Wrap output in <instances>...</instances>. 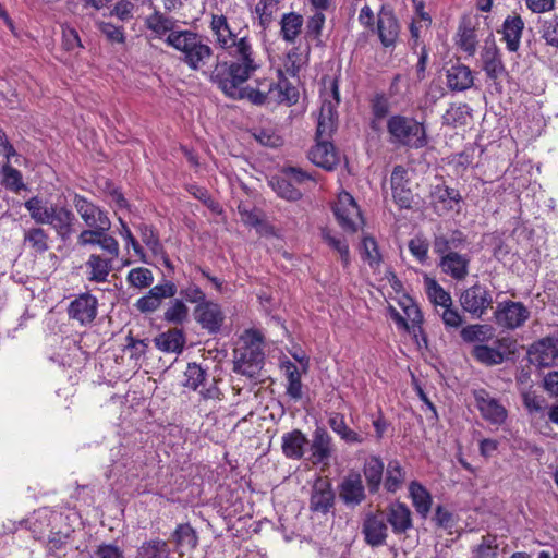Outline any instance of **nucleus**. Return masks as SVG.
Wrapping results in <instances>:
<instances>
[{"label": "nucleus", "instance_id": "2", "mask_svg": "<svg viewBox=\"0 0 558 558\" xmlns=\"http://www.w3.org/2000/svg\"><path fill=\"white\" fill-rule=\"evenodd\" d=\"M165 43L180 52V61L191 71L206 73L214 58V49L208 38L196 31L183 29L169 34Z\"/></svg>", "mask_w": 558, "mask_h": 558}, {"label": "nucleus", "instance_id": "7", "mask_svg": "<svg viewBox=\"0 0 558 558\" xmlns=\"http://www.w3.org/2000/svg\"><path fill=\"white\" fill-rule=\"evenodd\" d=\"M400 305L403 314L392 306L389 307L391 319L396 323L398 328L404 329L412 335L417 349H427L428 340L422 327L424 319L418 305L410 296H405L400 302Z\"/></svg>", "mask_w": 558, "mask_h": 558}, {"label": "nucleus", "instance_id": "4", "mask_svg": "<svg viewBox=\"0 0 558 558\" xmlns=\"http://www.w3.org/2000/svg\"><path fill=\"white\" fill-rule=\"evenodd\" d=\"M75 221L74 214L63 206L41 207L37 204V251H47L52 243L48 231L53 230L54 236L65 241L72 233Z\"/></svg>", "mask_w": 558, "mask_h": 558}, {"label": "nucleus", "instance_id": "51", "mask_svg": "<svg viewBox=\"0 0 558 558\" xmlns=\"http://www.w3.org/2000/svg\"><path fill=\"white\" fill-rule=\"evenodd\" d=\"M322 238L329 247L339 253L343 265L347 267L350 263V251L347 241L340 236L332 235L328 229L322 230Z\"/></svg>", "mask_w": 558, "mask_h": 558}, {"label": "nucleus", "instance_id": "22", "mask_svg": "<svg viewBox=\"0 0 558 558\" xmlns=\"http://www.w3.org/2000/svg\"><path fill=\"white\" fill-rule=\"evenodd\" d=\"M238 352L234 351V353ZM264 351H240L239 355H234L233 371L250 378H256L264 366Z\"/></svg>", "mask_w": 558, "mask_h": 558}, {"label": "nucleus", "instance_id": "43", "mask_svg": "<svg viewBox=\"0 0 558 558\" xmlns=\"http://www.w3.org/2000/svg\"><path fill=\"white\" fill-rule=\"evenodd\" d=\"M279 10V0H258L253 10L258 26L266 31L275 21V14Z\"/></svg>", "mask_w": 558, "mask_h": 558}, {"label": "nucleus", "instance_id": "5", "mask_svg": "<svg viewBox=\"0 0 558 558\" xmlns=\"http://www.w3.org/2000/svg\"><path fill=\"white\" fill-rule=\"evenodd\" d=\"M389 142L408 149H421L428 145V135L424 122L413 117L392 114L387 120Z\"/></svg>", "mask_w": 558, "mask_h": 558}, {"label": "nucleus", "instance_id": "52", "mask_svg": "<svg viewBox=\"0 0 558 558\" xmlns=\"http://www.w3.org/2000/svg\"><path fill=\"white\" fill-rule=\"evenodd\" d=\"M498 544L497 536L486 534L482 536L481 543L473 549V558H497Z\"/></svg>", "mask_w": 558, "mask_h": 558}, {"label": "nucleus", "instance_id": "41", "mask_svg": "<svg viewBox=\"0 0 558 558\" xmlns=\"http://www.w3.org/2000/svg\"><path fill=\"white\" fill-rule=\"evenodd\" d=\"M299 96L300 94L298 88L283 76L281 71H279V78L276 82L272 104H286L287 106H293L298 102Z\"/></svg>", "mask_w": 558, "mask_h": 558}, {"label": "nucleus", "instance_id": "13", "mask_svg": "<svg viewBox=\"0 0 558 558\" xmlns=\"http://www.w3.org/2000/svg\"><path fill=\"white\" fill-rule=\"evenodd\" d=\"M460 304L465 312L481 318L492 307L493 296L485 286L477 282L461 293Z\"/></svg>", "mask_w": 558, "mask_h": 558}, {"label": "nucleus", "instance_id": "59", "mask_svg": "<svg viewBox=\"0 0 558 558\" xmlns=\"http://www.w3.org/2000/svg\"><path fill=\"white\" fill-rule=\"evenodd\" d=\"M2 184L14 192L23 187L22 175L19 170L13 168L9 162L2 166Z\"/></svg>", "mask_w": 558, "mask_h": 558}, {"label": "nucleus", "instance_id": "16", "mask_svg": "<svg viewBox=\"0 0 558 558\" xmlns=\"http://www.w3.org/2000/svg\"><path fill=\"white\" fill-rule=\"evenodd\" d=\"M338 496L344 506L354 509L366 500V490L359 472H350L338 485Z\"/></svg>", "mask_w": 558, "mask_h": 558}, {"label": "nucleus", "instance_id": "26", "mask_svg": "<svg viewBox=\"0 0 558 558\" xmlns=\"http://www.w3.org/2000/svg\"><path fill=\"white\" fill-rule=\"evenodd\" d=\"M387 522L391 525L395 534H404L412 527L411 510L403 502H391L387 507Z\"/></svg>", "mask_w": 558, "mask_h": 558}, {"label": "nucleus", "instance_id": "3", "mask_svg": "<svg viewBox=\"0 0 558 558\" xmlns=\"http://www.w3.org/2000/svg\"><path fill=\"white\" fill-rule=\"evenodd\" d=\"M209 28L215 37L216 45L225 50L230 60H217L213 70H216L220 64H235L243 61V69L251 66V56L255 52L253 44L247 35L239 37L228 22L223 14H211Z\"/></svg>", "mask_w": 558, "mask_h": 558}, {"label": "nucleus", "instance_id": "48", "mask_svg": "<svg viewBox=\"0 0 558 558\" xmlns=\"http://www.w3.org/2000/svg\"><path fill=\"white\" fill-rule=\"evenodd\" d=\"M404 475V470L398 460L389 461L384 481L386 490L389 493H396L403 484Z\"/></svg>", "mask_w": 558, "mask_h": 558}, {"label": "nucleus", "instance_id": "1", "mask_svg": "<svg viewBox=\"0 0 558 558\" xmlns=\"http://www.w3.org/2000/svg\"><path fill=\"white\" fill-rule=\"evenodd\" d=\"M252 63L243 69V61L235 64H220L210 71V81L229 98L248 100L253 105L272 104L276 82L272 78H256L246 84L260 68L256 52L251 56Z\"/></svg>", "mask_w": 558, "mask_h": 558}, {"label": "nucleus", "instance_id": "8", "mask_svg": "<svg viewBox=\"0 0 558 558\" xmlns=\"http://www.w3.org/2000/svg\"><path fill=\"white\" fill-rule=\"evenodd\" d=\"M372 32L377 34L385 49L393 50L396 48L400 37L401 25L392 9L385 4L380 7Z\"/></svg>", "mask_w": 558, "mask_h": 558}, {"label": "nucleus", "instance_id": "25", "mask_svg": "<svg viewBox=\"0 0 558 558\" xmlns=\"http://www.w3.org/2000/svg\"><path fill=\"white\" fill-rule=\"evenodd\" d=\"M466 235L461 230H453L450 233L434 234L433 251L439 256V259L456 250L462 248L466 244Z\"/></svg>", "mask_w": 558, "mask_h": 558}, {"label": "nucleus", "instance_id": "47", "mask_svg": "<svg viewBox=\"0 0 558 558\" xmlns=\"http://www.w3.org/2000/svg\"><path fill=\"white\" fill-rule=\"evenodd\" d=\"M136 229L143 243L155 256L163 253V245L159 239V233L153 225L142 222L136 227Z\"/></svg>", "mask_w": 558, "mask_h": 558}, {"label": "nucleus", "instance_id": "28", "mask_svg": "<svg viewBox=\"0 0 558 558\" xmlns=\"http://www.w3.org/2000/svg\"><path fill=\"white\" fill-rule=\"evenodd\" d=\"M524 22L520 15H508L502 24V40L510 52L518 51Z\"/></svg>", "mask_w": 558, "mask_h": 558}, {"label": "nucleus", "instance_id": "34", "mask_svg": "<svg viewBox=\"0 0 558 558\" xmlns=\"http://www.w3.org/2000/svg\"><path fill=\"white\" fill-rule=\"evenodd\" d=\"M177 550H194L198 546V535L190 523L178 524L170 536Z\"/></svg>", "mask_w": 558, "mask_h": 558}, {"label": "nucleus", "instance_id": "15", "mask_svg": "<svg viewBox=\"0 0 558 558\" xmlns=\"http://www.w3.org/2000/svg\"><path fill=\"white\" fill-rule=\"evenodd\" d=\"M110 228L111 222L108 226L105 225L104 230L100 227L96 230H83L77 238V243L81 246L97 245L105 252V256L116 259L119 256L120 247L119 242L108 233Z\"/></svg>", "mask_w": 558, "mask_h": 558}, {"label": "nucleus", "instance_id": "21", "mask_svg": "<svg viewBox=\"0 0 558 558\" xmlns=\"http://www.w3.org/2000/svg\"><path fill=\"white\" fill-rule=\"evenodd\" d=\"M308 158L314 165L328 171L339 163V154L329 140H316V144L308 151Z\"/></svg>", "mask_w": 558, "mask_h": 558}, {"label": "nucleus", "instance_id": "9", "mask_svg": "<svg viewBox=\"0 0 558 558\" xmlns=\"http://www.w3.org/2000/svg\"><path fill=\"white\" fill-rule=\"evenodd\" d=\"M495 323L507 330L522 327L530 318L529 308L520 301L499 302L494 312Z\"/></svg>", "mask_w": 558, "mask_h": 558}, {"label": "nucleus", "instance_id": "44", "mask_svg": "<svg viewBox=\"0 0 558 558\" xmlns=\"http://www.w3.org/2000/svg\"><path fill=\"white\" fill-rule=\"evenodd\" d=\"M326 16L324 12L315 11L307 17L305 23V39L313 43L316 47L324 46L323 29L325 27Z\"/></svg>", "mask_w": 558, "mask_h": 558}, {"label": "nucleus", "instance_id": "38", "mask_svg": "<svg viewBox=\"0 0 558 558\" xmlns=\"http://www.w3.org/2000/svg\"><path fill=\"white\" fill-rule=\"evenodd\" d=\"M280 368L284 371L288 380L287 395L293 400H300L302 398L301 369L288 359L280 361Z\"/></svg>", "mask_w": 558, "mask_h": 558}, {"label": "nucleus", "instance_id": "37", "mask_svg": "<svg viewBox=\"0 0 558 558\" xmlns=\"http://www.w3.org/2000/svg\"><path fill=\"white\" fill-rule=\"evenodd\" d=\"M312 456L317 463L325 462L331 457V437L324 427H316L311 445Z\"/></svg>", "mask_w": 558, "mask_h": 558}, {"label": "nucleus", "instance_id": "19", "mask_svg": "<svg viewBox=\"0 0 558 558\" xmlns=\"http://www.w3.org/2000/svg\"><path fill=\"white\" fill-rule=\"evenodd\" d=\"M98 300L90 293H82L70 302L68 307L69 317L77 320L81 325L90 324L97 315Z\"/></svg>", "mask_w": 558, "mask_h": 558}, {"label": "nucleus", "instance_id": "57", "mask_svg": "<svg viewBox=\"0 0 558 558\" xmlns=\"http://www.w3.org/2000/svg\"><path fill=\"white\" fill-rule=\"evenodd\" d=\"M184 386L193 390H197L201 386H205L207 381L206 372L197 364L190 363L185 371Z\"/></svg>", "mask_w": 558, "mask_h": 558}, {"label": "nucleus", "instance_id": "45", "mask_svg": "<svg viewBox=\"0 0 558 558\" xmlns=\"http://www.w3.org/2000/svg\"><path fill=\"white\" fill-rule=\"evenodd\" d=\"M409 492L416 512L426 518L432 506L429 492L416 481L410 483Z\"/></svg>", "mask_w": 558, "mask_h": 558}, {"label": "nucleus", "instance_id": "23", "mask_svg": "<svg viewBox=\"0 0 558 558\" xmlns=\"http://www.w3.org/2000/svg\"><path fill=\"white\" fill-rule=\"evenodd\" d=\"M470 257L466 254H460L457 251L444 255L438 263L441 271L457 281L466 278L470 267Z\"/></svg>", "mask_w": 558, "mask_h": 558}, {"label": "nucleus", "instance_id": "24", "mask_svg": "<svg viewBox=\"0 0 558 558\" xmlns=\"http://www.w3.org/2000/svg\"><path fill=\"white\" fill-rule=\"evenodd\" d=\"M429 197L435 208L440 206L441 209L447 211L460 210L462 196L459 190L457 189L450 187L445 184H437L432 187Z\"/></svg>", "mask_w": 558, "mask_h": 558}, {"label": "nucleus", "instance_id": "62", "mask_svg": "<svg viewBox=\"0 0 558 558\" xmlns=\"http://www.w3.org/2000/svg\"><path fill=\"white\" fill-rule=\"evenodd\" d=\"M522 402L530 413H539L546 409L545 399L536 395L535 391L527 390L522 392Z\"/></svg>", "mask_w": 558, "mask_h": 558}, {"label": "nucleus", "instance_id": "42", "mask_svg": "<svg viewBox=\"0 0 558 558\" xmlns=\"http://www.w3.org/2000/svg\"><path fill=\"white\" fill-rule=\"evenodd\" d=\"M269 184L279 197L289 202H296L303 196L301 190L283 173L282 175L272 177Z\"/></svg>", "mask_w": 558, "mask_h": 558}, {"label": "nucleus", "instance_id": "30", "mask_svg": "<svg viewBox=\"0 0 558 558\" xmlns=\"http://www.w3.org/2000/svg\"><path fill=\"white\" fill-rule=\"evenodd\" d=\"M308 439L300 429H293L282 436L281 449L288 459L300 460L304 456V448Z\"/></svg>", "mask_w": 558, "mask_h": 558}, {"label": "nucleus", "instance_id": "58", "mask_svg": "<svg viewBox=\"0 0 558 558\" xmlns=\"http://www.w3.org/2000/svg\"><path fill=\"white\" fill-rule=\"evenodd\" d=\"M187 316L189 308L183 300L179 299H175L171 306H169L163 314L165 320L173 324L184 323L187 319Z\"/></svg>", "mask_w": 558, "mask_h": 558}, {"label": "nucleus", "instance_id": "20", "mask_svg": "<svg viewBox=\"0 0 558 558\" xmlns=\"http://www.w3.org/2000/svg\"><path fill=\"white\" fill-rule=\"evenodd\" d=\"M362 533L367 545L372 547L385 545L388 536V526L383 513H367L363 520Z\"/></svg>", "mask_w": 558, "mask_h": 558}, {"label": "nucleus", "instance_id": "10", "mask_svg": "<svg viewBox=\"0 0 558 558\" xmlns=\"http://www.w3.org/2000/svg\"><path fill=\"white\" fill-rule=\"evenodd\" d=\"M332 210L339 226L347 232H356L359 226L363 222L360 208L353 196L348 192H341L338 195Z\"/></svg>", "mask_w": 558, "mask_h": 558}, {"label": "nucleus", "instance_id": "40", "mask_svg": "<svg viewBox=\"0 0 558 558\" xmlns=\"http://www.w3.org/2000/svg\"><path fill=\"white\" fill-rule=\"evenodd\" d=\"M424 284L427 298L435 306L437 313H440L441 307L452 305L450 293L447 292L436 279L426 277Z\"/></svg>", "mask_w": 558, "mask_h": 558}, {"label": "nucleus", "instance_id": "11", "mask_svg": "<svg viewBox=\"0 0 558 558\" xmlns=\"http://www.w3.org/2000/svg\"><path fill=\"white\" fill-rule=\"evenodd\" d=\"M331 96L333 101L331 100H323L318 117L317 130H316V140H329L332 136V133L337 129V120L338 112L337 106L340 102V93L338 82L333 81L331 83Z\"/></svg>", "mask_w": 558, "mask_h": 558}, {"label": "nucleus", "instance_id": "36", "mask_svg": "<svg viewBox=\"0 0 558 558\" xmlns=\"http://www.w3.org/2000/svg\"><path fill=\"white\" fill-rule=\"evenodd\" d=\"M483 66L489 80H497L505 71L500 52L495 45L486 46L481 54Z\"/></svg>", "mask_w": 558, "mask_h": 558}, {"label": "nucleus", "instance_id": "29", "mask_svg": "<svg viewBox=\"0 0 558 558\" xmlns=\"http://www.w3.org/2000/svg\"><path fill=\"white\" fill-rule=\"evenodd\" d=\"M474 77L468 65L458 63L447 70V85L453 92H463L472 87Z\"/></svg>", "mask_w": 558, "mask_h": 558}, {"label": "nucleus", "instance_id": "31", "mask_svg": "<svg viewBox=\"0 0 558 558\" xmlns=\"http://www.w3.org/2000/svg\"><path fill=\"white\" fill-rule=\"evenodd\" d=\"M384 470V462L379 457L371 456L368 459H366L363 465V475L365 477L369 494L374 495L379 492L380 485L383 483Z\"/></svg>", "mask_w": 558, "mask_h": 558}, {"label": "nucleus", "instance_id": "63", "mask_svg": "<svg viewBox=\"0 0 558 558\" xmlns=\"http://www.w3.org/2000/svg\"><path fill=\"white\" fill-rule=\"evenodd\" d=\"M135 4L131 0H119L113 5L110 14L122 22H129L134 17Z\"/></svg>", "mask_w": 558, "mask_h": 558}, {"label": "nucleus", "instance_id": "60", "mask_svg": "<svg viewBox=\"0 0 558 558\" xmlns=\"http://www.w3.org/2000/svg\"><path fill=\"white\" fill-rule=\"evenodd\" d=\"M363 258L368 262L371 267L378 266L381 262V255L377 242L372 236H364L362 241Z\"/></svg>", "mask_w": 558, "mask_h": 558}, {"label": "nucleus", "instance_id": "54", "mask_svg": "<svg viewBox=\"0 0 558 558\" xmlns=\"http://www.w3.org/2000/svg\"><path fill=\"white\" fill-rule=\"evenodd\" d=\"M474 357L487 366L502 363L505 360L512 359L515 351H471Z\"/></svg>", "mask_w": 558, "mask_h": 558}, {"label": "nucleus", "instance_id": "32", "mask_svg": "<svg viewBox=\"0 0 558 558\" xmlns=\"http://www.w3.org/2000/svg\"><path fill=\"white\" fill-rule=\"evenodd\" d=\"M404 169L401 166L395 167L391 174V190L395 203L404 209L412 207L413 194L410 187H405L402 183V174Z\"/></svg>", "mask_w": 558, "mask_h": 558}, {"label": "nucleus", "instance_id": "33", "mask_svg": "<svg viewBox=\"0 0 558 558\" xmlns=\"http://www.w3.org/2000/svg\"><path fill=\"white\" fill-rule=\"evenodd\" d=\"M461 338L468 343H476L474 349H490L485 342L494 337V328L489 325H468L460 332Z\"/></svg>", "mask_w": 558, "mask_h": 558}, {"label": "nucleus", "instance_id": "64", "mask_svg": "<svg viewBox=\"0 0 558 558\" xmlns=\"http://www.w3.org/2000/svg\"><path fill=\"white\" fill-rule=\"evenodd\" d=\"M542 38L547 45L558 48V16L544 22Z\"/></svg>", "mask_w": 558, "mask_h": 558}, {"label": "nucleus", "instance_id": "53", "mask_svg": "<svg viewBox=\"0 0 558 558\" xmlns=\"http://www.w3.org/2000/svg\"><path fill=\"white\" fill-rule=\"evenodd\" d=\"M126 281L131 287L134 288H149L154 282V275L148 268L136 267L129 271Z\"/></svg>", "mask_w": 558, "mask_h": 558}, {"label": "nucleus", "instance_id": "14", "mask_svg": "<svg viewBox=\"0 0 558 558\" xmlns=\"http://www.w3.org/2000/svg\"><path fill=\"white\" fill-rule=\"evenodd\" d=\"M472 393L476 408L486 422L497 426L506 423L508 411L498 399L490 397L489 392L484 388L474 389Z\"/></svg>", "mask_w": 558, "mask_h": 558}, {"label": "nucleus", "instance_id": "18", "mask_svg": "<svg viewBox=\"0 0 558 558\" xmlns=\"http://www.w3.org/2000/svg\"><path fill=\"white\" fill-rule=\"evenodd\" d=\"M194 317L202 329L206 330L209 335L220 332L226 319L221 306L213 301L196 305L194 308Z\"/></svg>", "mask_w": 558, "mask_h": 558}, {"label": "nucleus", "instance_id": "56", "mask_svg": "<svg viewBox=\"0 0 558 558\" xmlns=\"http://www.w3.org/2000/svg\"><path fill=\"white\" fill-rule=\"evenodd\" d=\"M408 248H409L411 255L421 265L427 264L429 243L424 236L416 235V236L412 238L408 243Z\"/></svg>", "mask_w": 558, "mask_h": 558}, {"label": "nucleus", "instance_id": "35", "mask_svg": "<svg viewBox=\"0 0 558 558\" xmlns=\"http://www.w3.org/2000/svg\"><path fill=\"white\" fill-rule=\"evenodd\" d=\"M303 16L298 12L283 13L280 20V36L289 44H294L302 32Z\"/></svg>", "mask_w": 558, "mask_h": 558}, {"label": "nucleus", "instance_id": "46", "mask_svg": "<svg viewBox=\"0 0 558 558\" xmlns=\"http://www.w3.org/2000/svg\"><path fill=\"white\" fill-rule=\"evenodd\" d=\"M136 558H170V548L166 541L150 539L138 547Z\"/></svg>", "mask_w": 558, "mask_h": 558}, {"label": "nucleus", "instance_id": "12", "mask_svg": "<svg viewBox=\"0 0 558 558\" xmlns=\"http://www.w3.org/2000/svg\"><path fill=\"white\" fill-rule=\"evenodd\" d=\"M336 504V492L327 476H318L311 489L308 508L314 513L327 514Z\"/></svg>", "mask_w": 558, "mask_h": 558}, {"label": "nucleus", "instance_id": "61", "mask_svg": "<svg viewBox=\"0 0 558 558\" xmlns=\"http://www.w3.org/2000/svg\"><path fill=\"white\" fill-rule=\"evenodd\" d=\"M371 111L375 120H381L389 113L390 105L387 96L384 93L375 94L371 101Z\"/></svg>", "mask_w": 558, "mask_h": 558}, {"label": "nucleus", "instance_id": "17", "mask_svg": "<svg viewBox=\"0 0 558 558\" xmlns=\"http://www.w3.org/2000/svg\"><path fill=\"white\" fill-rule=\"evenodd\" d=\"M73 205L86 225V230H96L100 227L104 230L105 225L111 222L108 213L101 209L98 205L94 204L85 196L75 194L73 197Z\"/></svg>", "mask_w": 558, "mask_h": 558}, {"label": "nucleus", "instance_id": "27", "mask_svg": "<svg viewBox=\"0 0 558 558\" xmlns=\"http://www.w3.org/2000/svg\"><path fill=\"white\" fill-rule=\"evenodd\" d=\"M177 21L167 16L165 13L155 10L145 20V25L153 34V38L162 39L165 41L169 34L180 32L181 29L175 27Z\"/></svg>", "mask_w": 558, "mask_h": 558}, {"label": "nucleus", "instance_id": "6", "mask_svg": "<svg viewBox=\"0 0 558 558\" xmlns=\"http://www.w3.org/2000/svg\"><path fill=\"white\" fill-rule=\"evenodd\" d=\"M487 20L477 13H466L460 19L454 43L469 57L475 54L481 37L493 35Z\"/></svg>", "mask_w": 558, "mask_h": 558}, {"label": "nucleus", "instance_id": "50", "mask_svg": "<svg viewBox=\"0 0 558 558\" xmlns=\"http://www.w3.org/2000/svg\"><path fill=\"white\" fill-rule=\"evenodd\" d=\"M186 191L196 199L202 202L213 214H222L221 205L211 197L209 191L206 187L199 186L197 184H189L186 186Z\"/></svg>", "mask_w": 558, "mask_h": 558}, {"label": "nucleus", "instance_id": "39", "mask_svg": "<svg viewBox=\"0 0 558 558\" xmlns=\"http://www.w3.org/2000/svg\"><path fill=\"white\" fill-rule=\"evenodd\" d=\"M113 260L108 256L92 254L86 262V267L89 269L88 280L105 282L112 269Z\"/></svg>", "mask_w": 558, "mask_h": 558}, {"label": "nucleus", "instance_id": "49", "mask_svg": "<svg viewBox=\"0 0 558 558\" xmlns=\"http://www.w3.org/2000/svg\"><path fill=\"white\" fill-rule=\"evenodd\" d=\"M158 349H184L185 336L182 329L172 328L156 338Z\"/></svg>", "mask_w": 558, "mask_h": 558}, {"label": "nucleus", "instance_id": "55", "mask_svg": "<svg viewBox=\"0 0 558 558\" xmlns=\"http://www.w3.org/2000/svg\"><path fill=\"white\" fill-rule=\"evenodd\" d=\"M468 106L465 104L459 106H450L442 116L444 124L449 126H462L466 124Z\"/></svg>", "mask_w": 558, "mask_h": 558}]
</instances>
